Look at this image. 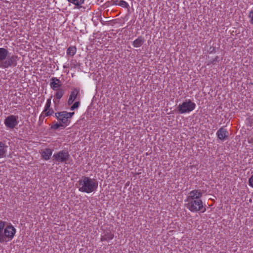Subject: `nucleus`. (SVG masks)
<instances>
[{
    "mask_svg": "<svg viewBox=\"0 0 253 253\" xmlns=\"http://www.w3.org/2000/svg\"><path fill=\"white\" fill-rule=\"evenodd\" d=\"M144 42V38L141 36H139L137 39L133 41L132 44L135 47H139L142 45Z\"/></svg>",
    "mask_w": 253,
    "mask_h": 253,
    "instance_id": "nucleus-17",
    "label": "nucleus"
},
{
    "mask_svg": "<svg viewBox=\"0 0 253 253\" xmlns=\"http://www.w3.org/2000/svg\"><path fill=\"white\" fill-rule=\"evenodd\" d=\"M195 103L193 102L190 99H188L180 104L177 107V109L178 113L184 114L191 112L195 109Z\"/></svg>",
    "mask_w": 253,
    "mask_h": 253,
    "instance_id": "nucleus-2",
    "label": "nucleus"
},
{
    "mask_svg": "<svg viewBox=\"0 0 253 253\" xmlns=\"http://www.w3.org/2000/svg\"><path fill=\"white\" fill-rule=\"evenodd\" d=\"M215 51V48L214 47H210L208 51L210 52V53H212L213 52H214Z\"/></svg>",
    "mask_w": 253,
    "mask_h": 253,
    "instance_id": "nucleus-31",
    "label": "nucleus"
},
{
    "mask_svg": "<svg viewBox=\"0 0 253 253\" xmlns=\"http://www.w3.org/2000/svg\"><path fill=\"white\" fill-rule=\"evenodd\" d=\"M52 154V150L50 148L45 149L42 153V156L43 159L48 160L50 159Z\"/></svg>",
    "mask_w": 253,
    "mask_h": 253,
    "instance_id": "nucleus-14",
    "label": "nucleus"
},
{
    "mask_svg": "<svg viewBox=\"0 0 253 253\" xmlns=\"http://www.w3.org/2000/svg\"><path fill=\"white\" fill-rule=\"evenodd\" d=\"M120 0H112L111 2L113 4L118 5Z\"/></svg>",
    "mask_w": 253,
    "mask_h": 253,
    "instance_id": "nucleus-30",
    "label": "nucleus"
},
{
    "mask_svg": "<svg viewBox=\"0 0 253 253\" xmlns=\"http://www.w3.org/2000/svg\"><path fill=\"white\" fill-rule=\"evenodd\" d=\"M80 104V101H76L73 104V105L70 108V110L71 111H73L76 109H77L79 105Z\"/></svg>",
    "mask_w": 253,
    "mask_h": 253,
    "instance_id": "nucleus-24",
    "label": "nucleus"
},
{
    "mask_svg": "<svg viewBox=\"0 0 253 253\" xmlns=\"http://www.w3.org/2000/svg\"><path fill=\"white\" fill-rule=\"evenodd\" d=\"M79 93V90L77 88H74L71 92L69 96V98L68 101V104L69 105L73 104L75 100L77 97L78 94Z\"/></svg>",
    "mask_w": 253,
    "mask_h": 253,
    "instance_id": "nucleus-12",
    "label": "nucleus"
},
{
    "mask_svg": "<svg viewBox=\"0 0 253 253\" xmlns=\"http://www.w3.org/2000/svg\"><path fill=\"white\" fill-rule=\"evenodd\" d=\"M45 113V116H48L52 115L54 113V111L52 109H49L46 112H44Z\"/></svg>",
    "mask_w": 253,
    "mask_h": 253,
    "instance_id": "nucleus-27",
    "label": "nucleus"
},
{
    "mask_svg": "<svg viewBox=\"0 0 253 253\" xmlns=\"http://www.w3.org/2000/svg\"><path fill=\"white\" fill-rule=\"evenodd\" d=\"M9 54L7 49L4 48H0V63L4 62L7 59Z\"/></svg>",
    "mask_w": 253,
    "mask_h": 253,
    "instance_id": "nucleus-13",
    "label": "nucleus"
},
{
    "mask_svg": "<svg viewBox=\"0 0 253 253\" xmlns=\"http://www.w3.org/2000/svg\"><path fill=\"white\" fill-rule=\"evenodd\" d=\"M206 211V208L204 209L203 211H202V212H204Z\"/></svg>",
    "mask_w": 253,
    "mask_h": 253,
    "instance_id": "nucleus-33",
    "label": "nucleus"
},
{
    "mask_svg": "<svg viewBox=\"0 0 253 253\" xmlns=\"http://www.w3.org/2000/svg\"><path fill=\"white\" fill-rule=\"evenodd\" d=\"M114 238V234L110 231H107L104 233V235L101 236L100 240L101 242L105 241H109L113 239Z\"/></svg>",
    "mask_w": 253,
    "mask_h": 253,
    "instance_id": "nucleus-15",
    "label": "nucleus"
},
{
    "mask_svg": "<svg viewBox=\"0 0 253 253\" xmlns=\"http://www.w3.org/2000/svg\"><path fill=\"white\" fill-rule=\"evenodd\" d=\"M118 5L123 7H127L128 6L127 3L123 0H120Z\"/></svg>",
    "mask_w": 253,
    "mask_h": 253,
    "instance_id": "nucleus-26",
    "label": "nucleus"
},
{
    "mask_svg": "<svg viewBox=\"0 0 253 253\" xmlns=\"http://www.w3.org/2000/svg\"><path fill=\"white\" fill-rule=\"evenodd\" d=\"M249 184L250 186L253 187V174L249 179Z\"/></svg>",
    "mask_w": 253,
    "mask_h": 253,
    "instance_id": "nucleus-29",
    "label": "nucleus"
},
{
    "mask_svg": "<svg viewBox=\"0 0 253 253\" xmlns=\"http://www.w3.org/2000/svg\"><path fill=\"white\" fill-rule=\"evenodd\" d=\"M69 154L66 150H62L54 154L53 156V161L58 162L67 164L69 158Z\"/></svg>",
    "mask_w": 253,
    "mask_h": 253,
    "instance_id": "nucleus-4",
    "label": "nucleus"
},
{
    "mask_svg": "<svg viewBox=\"0 0 253 253\" xmlns=\"http://www.w3.org/2000/svg\"><path fill=\"white\" fill-rule=\"evenodd\" d=\"M7 146L3 142H0V158L5 157Z\"/></svg>",
    "mask_w": 253,
    "mask_h": 253,
    "instance_id": "nucleus-16",
    "label": "nucleus"
},
{
    "mask_svg": "<svg viewBox=\"0 0 253 253\" xmlns=\"http://www.w3.org/2000/svg\"><path fill=\"white\" fill-rule=\"evenodd\" d=\"M50 105H51V98H49L47 100L43 112H46L49 109Z\"/></svg>",
    "mask_w": 253,
    "mask_h": 253,
    "instance_id": "nucleus-23",
    "label": "nucleus"
},
{
    "mask_svg": "<svg viewBox=\"0 0 253 253\" xmlns=\"http://www.w3.org/2000/svg\"><path fill=\"white\" fill-rule=\"evenodd\" d=\"M248 17L250 23L253 25V9L249 12Z\"/></svg>",
    "mask_w": 253,
    "mask_h": 253,
    "instance_id": "nucleus-25",
    "label": "nucleus"
},
{
    "mask_svg": "<svg viewBox=\"0 0 253 253\" xmlns=\"http://www.w3.org/2000/svg\"><path fill=\"white\" fill-rule=\"evenodd\" d=\"M16 233V229L11 225H7L3 228V234L4 236L5 242L11 240Z\"/></svg>",
    "mask_w": 253,
    "mask_h": 253,
    "instance_id": "nucleus-7",
    "label": "nucleus"
},
{
    "mask_svg": "<svg viewBox=\"0 0 253 253\" xmlns=\"http://www.w3.org/2000/svg\"><path fill=\"white\" fill-rule=\"evenodd\" d=\"M60 127H63V128L65 127V126H64V125L61 124L60 122V123H55L54 122L53 123V125L51 126V129H54V130H57Z\"/></svg>",
    "mask_w": 253,
    "mask_h": 253,
    "instance_id": "nucleus-21",
    "label": "nucleus"
},
{
    "mask_svg": "<svg viewBox=\"0 0 253 253\" xmlns=\"http://www.w3.org/2000/svg\"><path fill=\"white\" fill-rule=\"evenodd\" d=\"M18 57L17 55H12L8 56L4 62L0 63V67L2 68H8L10 67H15L17 64Z\"/></svg>",
    "mask_w": 253,
    "mask_h": 253,
    "instance_id": "nucleus-5",
    "label": "nucleus"
},
{
    "mask_svg": "<svg viewBox=\"0 0 253 253\" xmlns=\"http://www.w3.org/2000/svg\"><path fill=\"white\" fill-rule=\"evenodd\" d=\"M66 113V111H63L59 112H56L55 114V117L58 120V121L62 124L64 125L66 127L68 126L71 122V121H69L68 117Z\"/></svg>",
    "mask_w": 253,
    "mask_h": 253,
    "instance_id": "nucleus-8",
    "label": "nucleus"
},
{
    "mask_svg": "<svg viewBox=\"0 0 253 253\" xmlns=\"http://www.w3.org/2000/svg\"><path fill=\"white\" fill-rule=\"evenodd\" d=\"M61 85V82L59 79L55 77H52L50 79V85L53 90H57Z\"/></svg>",
    "mask_w": 253,
    "mask_h": 253,
    "instance_id": "nucleus-9",
    "label": "nucleus"
},
{
    "mask_svg": "<svg viewBox=\"0 0 253 253\" xmlns=\"http://www.w3.org/2000/svg\"><path fill=\"white\" fill-rule=\"evenodd\" d=\"M18 123V117L13 115L8 116L4 121V125L10 129H14Z\"/></svg>",
    "mask_w": 253,
    "mask_h": 253,
    "instance_id": "nucleus-6",
    "label": "nucleus"
},
{
    "mask_svg": "<svg viewBox=\"0 0 253 253\" xmlns=\"http://www.w3.org/2000/svg\"><path fill=\"white\" fill-rule=\"evenodd\" d=\"M69 2H71L75 5L79 6L84 3V0H67Z\"/></svg>",
    "mask_w": 253,
    "mask_h": 253,
    "instance_id": "nucleus-22",
    "label": "nucleus"
},
{
    "mask_svg": "<svg viewBox=\"0 0 253 253\" xmlns=\"http://www.w3.org/2000/svg\"><path fill=\"white\" fill-rule=\"evenodd\" d=\"M189 196L187 197V199H200L202 196V193L200 191L198 190H194L191 191L189 193Z\"/></svg>",
    "mask_w": 253,
    "mask_h": 253,
    "instance_id": "nucleus-11",
    "label": "nucleus"
},
{
    "mask_svg": "<svg viewBox=\"0 0 253 253\" xmlns=\"http://www.w3.org/2000/svg\"><path fill=\"white\" fill-rule=\"evenodd\" d=\"M78 182L79 190L87 193L95 191L98 185V181L96 179L86 176H83Z\"/></svg>",
    "mask_w": 253,
    "mask_h": 253,
    "instance_id": "nucleus-1",
    "label": "nucleus"
},
{
    "mask_svg": "<svg viewBox=\"0 0 253 253\" xmlns=\"http://www.w3.org/2000/svg\"><path fill=\"white\" fill-rule=\"evenodd\" d=\"M248 142L249 143H253V136L248 138Z\"/></svg>",
    "mask_w": 253,
    "mask_h": 253,
    "instance_id": "nucleus-32",
    "label": "nucleus"
},
{
    "mask_svg": "<svg viewBox=\"0 0 253 253\" xmlns=\"http://www.w3.org/2000/svg\"><path fill=\"white\" fill-rule=\"evenodd\" d=\"M75 113L74 112H68L66 111L65 114L67 115L68 117L69 121H71V118H72L73 116L74 115Z\"/></svg>",
    "mask_w": 253,
    "mask_h": 253,
    "instance_id": "nucleus-28",
    "label": "nucleus"
},
{
    "mask_svg": "<svg viewBox=\"0 0 253 253\" xmlns=\"http://www.w3.org/2000/svg\"><path fill=\"white\" fill-rule=\"evenodd\" d=\"M216 134L219 139L223 140L228 137V132L226 128L222 127L217 130Z\"/></svg>",
    "mask_w": 253,
    "mask_h": 253,
    "instance_id": "nucleus-10",
    "label": "nucleus"
},
{
    "mask_svg": "<svg viewBox=\"0 0 253 253\" xmlns=\"http://www.w3.org/2000/svg\"><path fill=\"white\" fill-rule=\"evenodd\" d=\"M187 208L192 212H197L203 209V202L201 199H187Z\"/></svg>",
    "mask_w": 253,
    "mask_h": 253,
    "instance_id": "nucleus-3",
    "label": "nucleus"
},
{
    "mask_svg": "<svg viewBox=\"0 0 253 253\" xmlns=\"http://www.w3.org/2000/svg\"><path fill=\"white\" fill-rule=\"evenodd\" d=\"M55 90L56 91V93L55 95V97L60 99L63 96L64 94V90L62 88H58L57 90Z\"/></svg>",
    "mask_w": 253,
    "mask_h": 253,
    "instance_id": "nucleus-19",
    "label": "nucleus"
},
{
    "mask_svg": "<svg viewBox=\"0 0 253 253\" xmlns=\"http://www.w3.org/2000/svg\"><path fill=\"white\" fill-rule=\"evenodd\" d=\"M5 226L4 222L0 221V243H3L5 241L3 234V228Z\"/></svg>",
    "mask_w": 253,
    "mask_h": 253,
    "instance_id": "nucleus-18",
    "label": "nucleus"
},
{
    "mask_svg": "<svg viewBox=\"0 0 253 253\" xmlns=\"http://www.w3.org/2000/svg\"><path fill=\"white\" fill-rule=\"evenodd\" d=\"M76 52V48L75 46H70L67 51V54L71 56L75 55Z\"/></svg>",
    "mask_w": 253,
    "mask_h": 253,
    "instance_id": "nucleus-20",
    "label": "nucleus"
}]
</instances>
